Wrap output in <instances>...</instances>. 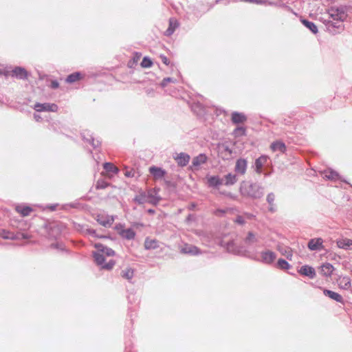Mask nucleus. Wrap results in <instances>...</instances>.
Returning a JSON list of instances; mask_svg holds the SVG:
<instances>
[{
  "label": "nucleus",
  "mask_w": 352,
  "mask_h": 352,
  "mask_svg": "<svg viewBox=\"0 0 352 352\" xmlns=\"http://www.w3.org/2000/svg\"><path fill=\"white\" fill-rule=\"evenodd\" d=\"M323 294L324 296H328L332 300L344 304V300L342 296L337 292H333L327 289H323Z\"/></svg>",
  "instance_id": "19"
},
{
  "label": "nucleus",
  "mask_w": 352,
  "mask_h": 352,
  "mask_svg": "<svg viewBox=\"0 0 352 352\" xmlns=\"http://www.w3.org/2000/svg\"><path fill=\"white\" fill-rule=\"evenodd\" d=\"M240 193L243 197L259 199L264 195V188L256 182H243L240 186Z\"/></svg>",
  "instance_id": "1"
},
{
  "label": "nucleus",
  "mask_w": 352,
  "mask_h": 352,
  "mask_svg": "<svg viewBox=\"0 0 352 352\" xmlns=\"http://www.w3.org/2000/svg\"><path fill=\"white\" fill-rule=\"evenodd\" d=\"M78 228H81V231L85 232L86 234L91 235L93 237L95 238H100V239H110L109 236L107 235H99L96 233V231L94 229L89 228H84L83 226H80V224L78 225V227L76 226V229L79 230Z\"/></svg>",
  "instance_id": "15"
},
{
  "label": "nucleus",
  "mask_w": 352,
  "mask_h": 352,
  "mask_svg": "<svg viewBox=\"0 0 352 352\" xmlns=\"http://www.w3.org/2000/svg\"><path fill=\"white\" fill-rule=\"evenodd\" d=\"M337 245L342 249L352 250V239L346 238L339 239L337 241Z\"/></svg>",
  "instance_id": "28"
},
{
  "label": "nucleus",
  "mask_w": 352,
  "mask_h": 352,
  "mask_svg": "<svg viewBox=\"0 0 352 352\" xmlns=\"http://www.w3.org/2000/svg\"><path fill=\"white\" fill-rule=\"evenodd\" d=\"M223 179V185L230 186L234 184L237 181V177L236 175L232 173H228L224 176Z\"/></svg>",
  "instance_id": "33"
},
{
  "label": "nucleus",
  "mask_w": 352,
  "mask_h": 352,
  "mask_svg": "<svg viewBox=\"0 0 352 352\" xmlns=\"http://www.w3.org/2000/svg\"><path fill=\"white\" fill-rule=\"evenodd\" d=\"M328 14L332 21H344L347 17L345 7H331L328 10Z\"/></svg>",
  "instance_id": "3"
},
{
  "label": "nucleus",
  "mask_w": 352,
  "mask_h": 352,
  "mask_svg": "<svg viewBox=\"0 0 352 352\" xmlns=\"http://www.w3.org/2000/svg\"><path fill=\"white\" fill-rule=\"evenodd\" d=\"M226 212L227 210L226 209H217L214 210L213 214L217 217H223Z\"/></svg>",
  "instance_id": "50"
},
{
  "label": "nucleus",
  "mask_w": 352,
  "mask_h": 352,
  "mask_svg": "<svg viewBox=\"0 0 352 352\" xmlns=\"http://www.w3.org/2000/svg\"><path fill=\"white\" fill-rule=\"evenodd\" d=\"M82 140L92 146L94 148L100 146L101 142L99 140L95 139L91 133L87 130H85L81 133Z\"/></svg>",
  "instance_id": "5"
},
{
  "label": "nucleus",
  "mask_w": 352,
  "mask_h": 352,
  "mask_svg": "<svg viewBox=\"0 0 352 352\" xmlns=\"http://www.w3.org/2000/svg\"><path fill=\"white\" fill-rule=\"evenodd\" d=\"M248 162L245 159L239 158L236 160L234 170L239 175H244L246 172Z\"/></svg>",
  "instance_id": "12"
},
{
  "label": "nucleus",
  "mask_w": 352,
  "mask_h": 352,
  "mask_svg": "<svg viewBox=\"0 0 352 352\" xmlns=\"http://www.w3.org/2000/svg\"><path fill=\"white\" fill-rule=\"evenodd\" d=\"M137 62V58H133V63Z\"/></svg>",
  "instance_id": "63"
},
{
  "label": "nucleus",
  "mask_w": 352,
  "mask_h": 352,
  "mask_svg": "<svg viewBox=\"0 0 352 352\" xmlns=\"http://www.w3.org/2000/svg\"><path fill=\"white\" fill-rule=\"evenodd\" d=\"M15 210L17 212H19L22 217H27L30 215V212L32 211V208L28 206L23 205H18L16 206Z\"/></svg>",
  "instance_id": "31"
},
{
  "label": "nucleus",
  "mask_w": 352,
  "mask_h": 352,
  "mask_svg": "<svg viewBox=\"0 0 352 352\" xmlns=\"http://www.w3.org/2000/svg\"><path fill=\"white\" fill-rule=\"evenodd\" d=\"M197 205L195 203H191V204L189 206L190 210H194L196 208Z\"/></svg>",
  "instance_id": "60"
},
{
  "label": "nucleus",
  "mask_w": 352,
  "mask_h": 352,
  "mask_svg": "<svg viewBox=\"0 0 352 352\" xmlns=\"http://www.w3.org/2000/svg\"><path fill=\"white\" fill-rule=\"evenodd\" d=\"M49 234L51 237H54V223L49 226Z\"/></svg>",
  "instance_id": "54"
},
{
  "label": "nucleus",
  "mask_w": 352,
  "mask_h": 352,
  "mask_svg": "<svg viewBox=\"0 0 352 352\" xmlns=\"http://www.w3.org/2000/svg\"><path fill=\"white\" fill-rule=\"evenodd\" d=\"M195 108H197L199 109V111L197 113V114H201L202 113V106L201 104L199 103H197V104H195V105H193L192 107V109L193 111H195Z\"/></svg>",
  "instance_id": "53"
},
{
  "label": "nucleus",
  "mask_w": 352,
  "mask_h": 352,
  "mask_svg": "<svg viewBox=\"0 0 352 352\" xmlns=\"http://www.w3.org/2000/svg\"><path fill=\"white\" fill-rule=\"evenodd\" d=\"M300 21L313 34H316V33H318V28L314 22L309 21L305 19H301Z\"/></svg>",
  "instance_id": "36"
},
{
  "label": "nucleus",
  "mask_w": 352,
  "mask_h": 352,
  "mask_svg": "<svg viewBox=\"0 0 352 352\" xmlns=\"http://www.w3.org/2000/svg\"><path fill=\"white\" fill-rule=\"evenodd\" d=\"M175 80L173 78L167 77L164 78L160 83L162 87H165L168 82H173Z\"/></svg>",
  "instance_id": "49"
},
{
  "label": "nucleus",
  "mask_w": 352,
  "mask_h": 352,
  "mask_svg": "<svg viewBox=\"0 0 352 352\" xmlns=\"http://www.w3.org/2000/svg\"><path fill=\"white\" fill-rule=\"evenodd\" d=\"M191 219V214H189L188 217H187V219L186 220L188 221Z\"/></svg>",
  "instance_id": "62"
},
{
  "label": "nucleus",
  "mask_w": 352,
  "mask_h": 352,
  "mask_svg": "<svg viewBox=\"0 0 352 352\" xmlns=\"http://www.w3.org/2000/svg\"><path fill=\"white\" fill-rule=\"evenodd\" d=\"M147 201V196L144 192H141L139 195H137L134 199L133 201L138 204H143Z\"/></svg>",
  "instance_id": "42"
},
{
  "label": "nucleus",
  "mask_w": 352,
  "mask_h": 352,
  "mask_svg": "<svg viewBox=\"0 0 352 352\" xmlns=\"http://www.w3.org/2000/svg\"><path fill=\"white\" fill-rule=\"evenodd\" d=\"M226 248L228 252L236 255L245 256L248 253L247 250L243 246L236 245L233 241L227 243Z\"/></svg>",
  "instance_id": "8"
},
{
  "label": "nucleus",
  "mask_w": 352,
  "mask_h": 352,
  "mask_svg": "<svg viewBox=\"0 0 352 352\" xmlns=\"http://www.w3.org/2000/svg\"><path fill=\"white\" fill-rule=\"evenodd\" d=\"M233 134L236 137L245 135V128L243 126H238L234 130Z\"/></svg>",
  "instance_id": "45"
},
{
  "label": "nucleus",
  "mask_w": 352,
  "mask_h": 352,
  "mask_svg": "<svg viewBox=\"0 0 352 352\" xmlns=\"http://www.w3.org/2000/svg\"><path fill=\"white\" fill-rule=\"evenodd\" d=\"M160 58L162 60V62L166 65H168L169 63H170V61L168 60V59L167 58V57L164 55H161L160 56Z\"/></svg>",
  "instance_id": "56"
},
{
  "label": "nucleus",
  "mask_w": 352,
  "mask_h": 352,
  "mask_svg": "<svg viewBox=\"0 0 352 352\" xmlns=\"http://www.w3.org/2000/svg\"><path fill=\"white\" fill-rule=\"evenodd\" d=\"M236 222H237L239 224H243L244 223V220L242 217L239 216L236 217Z\"/></svg>",
  "instance_id": "57"
},
{
  "label": "nucleus",
  "mask_w": 352,
  "mask_h": 352,
  "mask_svg": "<svg viewBox=\"0 0 352 352\" xmlns=\"http://www.w3.org/2000/svg\"><path fill=\"white\" fill-rule=\"evenodd\" d=\"M265 3H267V5L269 6H278V7H281V8H285L288 10H291V8L286 5L285 3H282V4H278V3L276 2H274V1H268L267 0V2Z\"/></svg>",
  "instance_id": "47"
},
{
  "label": "nucleus",
  "mask_w": 352,
  "mask_h": 352,
  "mask_svg": "<svg viewBox=\"0 0 352 352\" xmlns=\"http://www.w3.org/2000/svg\"><path fill=\"white\" fill-rule=\"evenodd\" d=\"M179 23L177 21V20H176L174 18H170L169 19L168 28L165 31L164 34L167 36H171L174 33L175 30L179 27Z\"/></svg>",
  "instance_id": "22"
},
{
  "label": "nucleus",
  "mask_w": 352,
  "mask_h": 352,
  "mask_svg": "<svg viewBox=\"0 0 352 352\" xmlns=\"http://www.w3.org/2000/svg\"><path fill=\"white\" fill-rule=\"evenodd\" d=\"M109 185V184L107 182L104 181V179H99L96 183V187L97 189H104Z\"/></svg>",
  "instance_id": "46"
},
{
  "label": "nucleus",
  "mask_w": 352,
  "mask_h": 352,
  "mask_svg": "<svg viewBox=\"0 0 352 352\" xmlns=\"http://www.w3.org/2000/svg\"><path fill=\"white\" fill-rule=\"evenodd\" d=\"M11 76L15 77L20 80H25L28 77L27 70L21 67H15L11 72Z\"/></svg>",
  "instance_id": "10"
},
{
  "label": "nucleus",
  "mask_w": 352,
  "mask_h": 352,
  "mask_svg": "<svg viewBox=\"0 0 352 352\" xmlns=\"http://www.w3.org/2000/svg\"><path fill=\"white\" fill-rule=\"evenodd\" d=\"M34 109L38 112L48 111L56 112L58 111V106L54 103H39L37 102L34 104Z\"/></svg>",
  "instance_id": "6"
},
{
  "label": "nucleus",
  "mask_w": 352,
  "mask_h": 352,
  "mask_svg": "<svg viewBox=\"0 0 352 352\" xmlns=\"http://www.w3.org/2000/svg\"><path fill=\"white\" fill-rule=\"evenodd\" d=\"M149 172L155 179H161L164 177L166 173L165 170L155 166L149 168Z\"/></svg>",
  "instance_id": "23"
},
{
  "label": "nucleus",
  "mask_w": 352,
  "mask_h": 352,
  "mask_svg": "<svg viewBox=\"0 0 352 352\" xmlns=\"http://www.w3.org/2000/svg\"><path fill=\"white\" fill-rule=\"evenodd\" d=\"M94 247L98 250V252H101L103 255L107 256H113L115 255V251L110 248L104 245L102 243H95Z\"/></svg>",
  "instance_id": "16"
},
{
  "label": "nucleus",
  "mask_w": 352,
  "mask_h": 352,
  "mask_svg": "<svg viewBox=\"0 0 352 352\" xmlns=\"http://www.w3.org/2000/svg\"><path fill=\"white\" fill-rule=\"evenodd\" d=\"M324 177H326L327 179H328L329 180L338 179L344 183H348V182L346 180L342 178V177L339 175L338 173H337L336 171H335L333 170H325L324 172Z\"/></svg>",
  "instance_id": "20"
},
{
  "label": "nucleus",
  "mask_w": 352,
  "mask_h": 352,
  "mask_svg": "<svg viewBox=\"0 0 352 352\" xmlns=\"http://www.w3.org/2000/svg\"><path fill=\"white\" fill-rule=\"evenodd\" d=\"M344 21H329L327 23V28L333 32L338 30V32L344 29L343 22Z\"/></svg>",
  "instance_id": "24"
},
{
  "label": "nucleus",
  "mask_w": 352,
  "mask_h": 352,
  "mask_svg": "<svg viewBox=\"0 0 352 352\" xmlns=\"http://www.w3.org/2000/svg\"><path fill=\"white\" fill-rule=\"evenodd\" d=\"M114 229L118 232V233L119 234V235L120 236V232L122 230H124L125 229L124 228V225L122 224V223H118L114 227Z\"/></svg>",
  "instance_id": "52"
},
{
  "label": "nucleus",
  "mask_w": 352,
  "mask_h": 352,
  "mask_svg": "<svg viewBox=\"0 0 352 352\" xmlns=\"http://www.w3.org/2000/svg\"><path fill=\"white\" fill-rule=\"evenodd\" d=\"M226 248L228 252L236 255L245 256L248 253L247 250L243 246L236 245L233 241L227 243Z\"/></svg>",
  "instance_id": "7"
},
{
  "label": "nucleus",
  "mask_w": 352,
  "mask_h": 352,
  "mask_svg": "<svg viewBox=\"0 0 352 352\" xmlns=\"http://www.w3.org/2000/svg\"><path fill=\"white\" fill-rule=\"evenodd\" d=\"M120 236L127 240H132L135 236V232L132 228H127L120 232Z\"/></svg>",
  "instance_id": "34"
},
{
  "label": "nucleus",
  "mask_w": 352,
  "mask_h": 352,
  "mask_svg": "<svg viewBox=\"0 0 352 352\" xmlns=\"http://www.w3.org/2000/svg\"><path fill=\"white\" fill-rule=\"evenodd\" d=\"M334 270V267L331 263H324L320 267V273L324 277H330Z\"/></svg>",
  "instance_id": "13"
},
{
  "label": "nucleus",
  "mask_w": 352,
  "mask_h": 352,
  "mask_svg": "<svg viewBox=\"0 0 352 352\" xmlns=\"http://www.w3.org/2000/svg\"><path fill=\"white\" fill-rule=\"evenodd\" d=\"M277 267L281 270H289L292 265L285 260L280 258L276 263Z\"/></svg>",
  "instance_id": "43"
},
{
  "label": "nucleus",
  "mask_w": 352,
  "mask_h": 352,
  "mask_svg": "<svg viewBox=\"0 0 352 352\" xmlns=\"http://www.w3.org/2000/svg\"><path fill=\"white\" fill-rule=\"evenodd\" d=\"M59 87V82L54 80H52L51 82V84H50V87L53 89H56L57 88H58Z\"/></svg>",
  "instance_id": "55"
},
{
  "label": "nucleus",
  "mask_w": 352,
  "mask_h": 352,
  "mask_svg": "<svg viewBox=\"0 0 352 352\" xmlns=\"http://www.w3.org/2000/svg\"><path fill=\"white\" fill-rule=\"evenodd\" d=\"M93 256L96 263L102 267V265H104L105 261L104 255L98 251L93 252Z\"/></svg>",
  "instance_id": "38"
},
{
  "label": "nucleus",
  "mask_w": 352,
  "mask_h": 352,
  "mask_svg": "<svg viewBox=\"0 0 352 352\" xmlns=\"http://www.w3.org/2000/svg\"><path fill=\"white\" fill-rule=\"evenodd\" d=\"M159 247V242L156 239H150L146 238L144 241V248L146 250H155Z\"/></svg>",
  "instance_id": "35"
},
{
  "label": "nucleus",
  "mask_w": 352,
  "mask_h": 352,
  "mask_svg": "<svg viewBox=\"0 0 352 352\" xmlns=\"http://www.w3.org/2000/svg\"><path fill=\"white\" fill-rule=\"evenodd\" d=\"M208 157L204 153H200L197 156L193 157L192 160L191 167L198 168L201 164L207 162Z\"/></svg>",
  "instance_id": "21"
},
{
  "label": "nucleus",
  "mask_w": 352,
  "mask_h": 352,
  "mask_svg": "<svg viewBox=\"0 0 352 352\" xmlns=\"http://www.w3.org/2000/svg\"><path fill=\"white\" fill-rule=\"evenodd\" d=\"M115 264V261L113 259H110L108 263H104V265H102V269L111 270Z\"/></svg>",
  "instance_id": "48"
},
{
  "label": "nucleus",
  "mask_w": 352,
  "mask_h": 352,
  "mask_svg": "<svg viewBox=\"0 0 352 352\" xmlns=\"http://www.w3.org/2000/svg\"><path fill=\"white\" fill-rule=\"evenodd\" d=\"M241 1L252 3L256 4H264L267 2V0H241Z\"/></svg>",
  "instance_id": "51"
},
{
  "label": "nucleus",
  "mask_w": 352,
  "mask_h": 352,
  "mask_svg": "<svg viewBox=\"0 0 352 352\" xmlns=\"http://www.w3.org/2000/svg\"><path fill=\"white\" fill-rule=\"evenodd\" d=\"M190 155L185 153H180L175 157L178 166L181 167L186 166L190 161Z\"/></svg>",
  "instance_id": "18"
},
{
  "label": "nucleus",
  "mask_w": 352,
  "mask_h": 352,
  "mask_svg": "<svg viewBox=\"0 0 352 352\" xmlns=\"http://www.w3.org/2000/svg\"><path fill=\"white\" fill-rule=\"evenodd\" d=\"M223 179L220 178L219 176H211L208 179V186L210 187H218L223 185Z\"/></svg>",
  "instance_id": "32"
},
{
  "label": "nucleus",
  "mask_w": 352,
  "mask_h": 352,
  "mask_svg": "<svg viewBox=\"0 0 352 352\" xmlns=\"http://www.w3.org/2000/svg\"><path fill=\"white\" fill-rule=\"evenodd\" d=\"M147 212H148V214H154V213H155V210H154L153 209H148V210H147Z\"/></svg>",
  "instance_id": "61"
},
{
  "label": "nucleus",
  "mask_w": 352,
  "mask_h": 352,
  "mask_svg": "<svg viewBox=\"0 0 352 352\" xmlns=\"http://www.w3.org/2000/svg\"><path fill=\"white\" fill-rule=\"evenodd\" d=\"M298 272L305 276H307L311 279L316 277V270L314 267L307 265H302L298 270Z\"/></svg>",
  "instance_id": "11"
},
{
  "label": "nucleus",
  "mask_w": 352,
  "mask_h": 352,
  "mask_svg": "<svg viewBox=\"0 0 352 352\" xmlns=\"http://www.w3.org/2000/svg\"><path fill=\"white\" fill-rule=\"evenodd\" d=\"M116 217V216L99 214L96 216V220L100 225L105 228H110L115 221Z\"/></svg>",
  "instance_id": "4"
},
{
  "label": "nucleus",
  "mask_w": 352,
  "mask_h": 352,
  "mask_svg": "<svg viewBox=\"0 0 352 352\" xmlns=\"http://www.w3.org/2000/svg\"><path fill=\"white\" fill-rule=\"evenodd\" d=\"M219 153L223 160H229L232 156V150L229 147L228 145L223 144L219 148Z\"/></svg>",
  "instance_id": "17"
},
{
  "label": "nucleus",
  "mask_w": 352,
  "mask_h": 352,
  "mask_svg": "<svg viewBox=\"0 0 352 352\" xmlns=\"http://www.w3.org/2000/svg\"><path fill=\"white\" fill-rule=\"evenodd\" d=\"M34 119H35L36 121H40V120H41V117L39 115L36 114V113H34Z\"/></svg>",
  "instance_id": "59"
},
{
  "label": "nucleus",
  "mask_w": 352,
  "mask_h": 352,
  "mask_svg": "<svg viewBox=\"0 0 352 352\" xmlns=\"http://www.w3.org/2000/svg\"><path fill=\"white\" fill-rule=\"evenodd\" d=\"M268 160L267 156L261 155L258 158L255 160L254 168V170L256 173L261 174L262 173V168L263 166L266 164Z\"/></svg>",
  "instance_id": "14"
},
{
  "label": "nucleus",
  "mask_w": 352,
  "mask_h": 352,
  "mask_svg": "<svg viewBox=\"0 0 352 352\" xmlns=\"http://www.w3.org/2000/svg\"><path fill=\"white\" fill-rule=\"evenodd\" d=\"M82 76V74L79 72H74L67 77L66 82L68 83H73L80 80Z\"/></svg>",
  "instance_id": "39"
},
{
  "label": "nucleus",
  "mask_w": 352,
  "mask_h": 352,
  "mask_svg": "<svg viewBox=\"0 0 352 352\" xmlns=\"http://www.w3.org/2000/svg\"><path fill=\"white\" fill-rule=\"evenodd\" d=\"M181 252L190 255H197L200 254V250L195 245H186L184 248H182Z\"/></svg>",
  "instance_id": "25"
},
{
  "label": "nucleus",
  "mask_w": 352,
  "mask_h": 352,
  "mask_svg": "<svg viewBox=\"0 0 352 352\" xmlns=\"http://www.w3.org/2000/svg\"><path fill=\"white\" fill-rule=\"evenodd\" d=\"M270 148L273 151H280L282 153L286 152L285 144L281 141L273 142L270 145Z\"/></svg>",
  "instance_id": "27"
},
{
  "label": "nucleus",
  "mask_w": 352,
  "mask_h": 352,
  "mask_svg": "<svg viewBox=\"0 0 352 352\" xmlns=\"http://www.w3.org/2000/svg\"><path fill=\"white\" fill-rule=\"evenodd\" d=\"M152 65V60L147 56H144L141 62V66L144 68H148L151 67Z\"/></svg>",
  "instance_id": "44"
},
{
  "label": "nucleus",
  "mask_w": 352,
  "mask_h": 352,
  "mask_svg": "<svg viewBox=\"0 0 352 352\" xmlns=\"http://www.w3.org/2000/svg\"><path fill=\"white\" fill-rule=\"evenodd\" d=\"M248 257L258 262H261L264 264H272L276 258V254L275 252L266 250L261 252V258L258 257L256 254H250Z\"/></svg>",
  "instance_id": "2"
},
{
  "label": "nucleus",
  "mask_w": 352,
  "mask_h": 352,
  "mask_svg": "<svg viewBox=\"0 0 352 352\" xmlns=\"http://www.w3.org/2000/svg\"><path fill=\"white\" fill-rule=\"evenodd\" d=\"M278 250L283 255H284L288 260L291 261L292 259L293 254H292V250L290 248L278 246Z\"/></svg>",
  "instance_id": "37"
},
{
  "label": "nucleus",
  "mask_w": 352,
  "mask_h": 352,
  "mask_svg": "<svg viewBox=\"0 0 352 352\" xmlns=\"http://www.w3.org/2000/svg\"><path fill=\"white\" fill-rule=\"evenodd\" d=\"M307 247L311 251H318L323 250V240L322 238L311 239L308 242Z\"/></svg>",
  "instance_id": "9"
},
{
  "label": "nucleus",
  "mask_w": 352,
  "mask_h": 352,
  "mask_svg": "<svg viewBox=\"0 0 352 352\" xmlns=\"http://www.w3.org/2000/svg\"><path fill=\"white\" fill-rule=\"evenodd\" d=\"M351 286V282L349 278L346 279V283L344 284V288L347 289Z\"/></svg>",
  "instance_id": "58"
},
{
  "label": "nucleus",
  "mask_w": 352,
  "mask_h": 352,
  "mask_svg": "<svg viewBox=\"0 0 352 352\" xmlns=\"http://www.w3.org/2000/svg\"><path fill=\"white\" fill-rule=\"evenodd\" d=\"M137 62V58H133V63Z\"/></svg>",
  "instance_id": "64"
},
{
  "label": "nucleus",
  "mask_w": 352,
  "mask_h": 352,
  "mask_svg": "<svg viewBox=\"0 0 352 352\" xmlns=\"http://www.w3.org/2000/svg\"><path fill=\"white\" fill-rule=\"evenodd\" d=\"M231 120L234 124H240L245 122L247 118L243 113L234 111L232 113Z\"/></svg>",
  "instance_id": "30"
},
{
  "label": "nucleus",
  "mask_w": 352,
  "mask_h": 352,
  "mask_svg": "<svg viewBox=\"0 0 352 352\" xmlns=\"http://www.w3.org/2000/svg\"><path fill=\"white\" fill-rule=\"evenodd\" d=\"M259 241L258 236L253 232H248L246 237L244 239L245 243L251 246Z\"/></svg>",
  "instance_id": "26"
},
{
  "label": "nucleus",
  "mask_w": 352,
  "mask_h": 352,
  "mask_svg": "<svg viewBox=\"0 0 352 352\" xmlns=\"http://www.w3.org/2000/svg\"><path fill=\"white\" fill-rule=\"evenodd\" d=\"M121 276L122 278L131 282L134 276V270L131 267L126 268L122 271Z\"/></svg>",
  "instance_id": "40"
},
{
  "label": "nucleus",
  "mask_w": 352,
  "mask_h": 352,
  "mask_svg": "<svg viewBox=\"0 0 352 352\" xmlns=\"http://www.w3.org/2000/svg\"><path fill=\"white\" fill-rule=\"evenodd\" d=\"M275 197L276 196L274 192L268 193L266 197V201L269 204L268 210L272 213L275 212L276 210V206L274 204Z\"/></svg>",
  "instance_id": "29"
},
{
  "label": "nucleus",
  "mask_w": 352,
  "mask_h": 352,
  "mask_svg": "<svg viewBox=\"0 0 352 352\" xmlns=\"http://www.w3.org/2000/svg\"><path fill=\"white\" fill-rule=\"evenodd\" d=\"M104 169L109 173L116 174L118 173V168L111 162H105L103 164Z\"/></svg>",
  "instance_id": "41"
}]
</instances>
